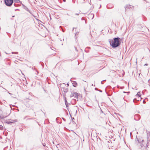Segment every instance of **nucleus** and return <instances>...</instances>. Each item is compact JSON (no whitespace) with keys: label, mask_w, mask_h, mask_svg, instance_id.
<instances>
[{"label":"nucleus","mask_w":150,"mask_h":150,"mask_svg":"<svg viewBox=\"0 0 150 150\" xmlns=\"http://www.w3.org/2000/svg\"><path fill=\"white\" fill-rule=\"evenodd\" d=\"M147 142L146 143H144V144H142V143L140 142L141 141V139L139 140L137 138V140L136 139V142L137 140L138 142V143L139 144V147L142 150L146 149L147 147V146L148 145V144L149 143V142H150V132H148L147 133Z\"/></svg>","instance_id":"f257e3e1"},{"label":"nucleus","mask_w":150,"mask_h":150,"mask_svg":"<svg viewBox=\"0 0 150 150\" xmlns=\"http://www.w3.org/2000/svg\"><path fill=\"white\" fill-rule=\"evenodd\" d=\"M120 38H115L110 41V44L112 48H116L120 45Z\"/></svg>","instance_id":"f03ea898"},{"label":"nucleus","mask_w":150,"mask_h":150,"mask_svg":"<svg viewBox=\"0 0 150 150\" xmlns=\"http://www.w3.org/2000/svg\"><path fill=\"white\" fill-rule=\"evenodd\" d=\"M13 1V0H4L5 4L8 6H11L12 4Z\"/></svg>","instance_id":"7ed1b4c3"},{"label":"nucleus","mask_w":150,"mask_h":150,"mask_svg":"<svg viewBox=\"0 0 150 150\" xmlns=\"http://www.w3.org/2000/svg\"><path fill=\"white\" fill-rule=\"evenodd\" d=\"M78 96V94L76 93H71L70 96V97L71 98L74 97L75 98H77Z\"/></svg>","instance_id":"20e7f679"},{"label":"nucleus","mask_w":150,"mask_h":150,"mask_svg":"<svg viewBox=\"0 0 150 150\" xmlns=\"http://www.w3.org/2000/svg\"><path fill=\"white\" fill-rule=\"evenodd\" d=\"M140 116L138 114L135 115L134 116V119L135 120H139L140 119Z\"/></svg>","instance_id":"39448f33"},{"label":"nucleus","mask_w":150,"mask_h":150,"mask_svg":"<svg viewBox=\"0 0 150 150\" xmlns=\"http://www.w3.org/2000/svg\"><path fill=\"white\" fill-rule=\"evenodd\" d=\"M141 97H140L139 98H138V99H137V98H135L133 100V102L134 103H135V102H136V101H137V100L139 101L140 100H141Z\"/></svg>","instance_id":"423d86ee"},{"label":"nucleus","mask_w":150,"mask_h":150,"mask_svg":"<svg viewBox=\"0 0 150 150\" xmlns=\"http://www.w3.org/2000/svg\"><path fill=\"white\" fill-rule=\"evenodd\" d=\"M73 85L74 86L76 87L77 85V83L76 81H74L72 83Z\"/></svg>","instance_id":"0eeeda50"},{"label":"nucleus","mask_w":150,"mask_h":150,"mask_svg":"<svg viewBox=\"0 0 150 150\" xmlns=\"http://www.w3.org/2000/svg\"><path fill=\"white\" fill-rule=\"evenodd\" d=\"M133 6H131L130 5H128L127 6H125V9H126V8H131Z\"/></svg>","instance_id":"6e6552de"},{"label":"nucleus","mask_w":150,"mask_h":150,"mask_svg":"<svg viewBox=\"0 0 150 150\" xmlns=\"http://www.w3.org/2000/svg\"><path fill=\"white\" fill-rule=\"evenodd\" d=\"M25 9L27 11H28L31 14V15H32V16H34L33 15V14L31 13V12L28 9V8H27L26 7L25 8Z\"/></svg>","instance_id":"1a4fd4ad"},{"label":"nucleus","mask_w":150,"mask_h":150,"mask_svg":"<svg viewBox=\"0 0 150 150\" xmlns=\"http://www.w3.org/2000/svg\"><path fill=\"white\" fill-rule=\"evenodd\" d=\"M141 143H142V144H144V143H146L145 142L144 140V139H142L141 140V141L140 142Z\"/></svg>","instance_id":"9d476101"},{"label":"nucleus","mask_w":150,"mask_h":150,"mask_svg":"<svg viewBox=\"0 0 150 150\" xmlns=\"http://www.w3.org/2000/svg\"><path fill=\"white\" fill-rule=\"evenodd\" d=\"M13 1L14 2H16L17 3H18L19 2H20L19 0H13Z\"/></svg>","instance_id":"9b49d317"},{"label":"nucleus","mask_w":150,"mask_h":150,"mask_svg":"<svg viewBox=\"0 0 150 150\" xmlns=\"http://www.w3.org/2000/svg\"><path fill=\"white\" fill-rule=\"evenodd\" d=\"M4 129V127L2 125H0V129L1 130H3Z\"/></svg>","instance_id":"f8f14e48"},{"label":"nucleus","mask_w":150,"mask_h":150,"mask_svg":"<svg viewBox=\"0 0 150 150\" xmlns=\"http://www.w3.org/2000/svg\"><path fill=\"white\" fill-rule=\"evenodd\" d=\"M85 0H81L80 3H85Z\"/></svg>","instance_id":"ddd939ff"},{"label":"nucleus","mask_w":150,"mask_h":150,"mask_svg":"<svg viewBox=\"0 0 150 150\" xmlns=\"http://www.w3.org/2000/svg\"><path fill=\"white\" fill-rule=\"evenodd\" d=\"M139 92H138L137 93V94L136 96H137V97H138V98H139L140 97V96H139Z\"/></svg>","instance_id":"4468645a"},{"label":"nucleus","mask_w":150,"mask_h":150,"mask_svg":"<svg viewBox=\"0 0 150 150\" xmlns=\"http://www.w3.org/2000/svg\"><path fill=\"white\" fill-rule=\"evenodd\" d=\"M6 123L8 124H10L11 123H13V122H10V121H8V122H6Z\"/></svg>","instance_id":"2eb2a0df"},{"label":"nucleus","mask_w":150,"mask_h":150,"mask_svg":"<svg viewBox=\"0 0 150 150\" xmlns=\"http://www.w3.org/2000/svg\"><path fill=\"white\" fill-rule=\"evenodd\" d=\"M12 53L13 54H17L18 53V52H12Z\"/></svg>","instance_id":"dca6fc26"},{"label":"nucleus","mask_w":150,"mask_h":150,"mask_svg":"<svg viewBox=\"0 0 150 150\" xmlns=\"http://www.w3.org/2000/svg\"><path fill=\"white\" fill-rule=\"evenodd\" d=\"M65 104H66V105L67 106V100H66V98H65Z\"/></svg>","instance_id":"f3484780"},{"label":"nucleus","mask_w":150,"mask_h":150,"mask_svg":"<svg viewBox=\"0 0 150 150\" xmlns=\"http://www.w3.org/2000/svg\"><path fill=\"white\" fill-rule=\"evenodd\" d=\"M90 16H93V18H92V19H93V17H94V15H93V14H91L90 15Z\"/></svg>","instance_id":"a211bd4d"},{"label":"nucleus","mask_w":150,"mask_h":150,"mask_svg":"<svg viewBox=\"0 0 150 150\" xmlns=\"http://www.w3.org/2000/svg\"><path fill=\"white\" fill-rule=\"evenodd\" d=\"M80 14V13H76L75 14V15H79Z\"/></svg>","instance_id":"6ab92c4d"},{"label":"nucleus","mask_w":150,"mask_h":150,"mask_svg":"<svg viewBox=\"0 0 150 150\" xmlns=\"http://www.w3.org/2000/svg\"><path fill=\"white\" fill-rule=\"evenodd\" d=\"M105 80H103V81H101V84H103V81H105Z\"/></svg>","instance_id":"aec40b11"},{"label":"nucleus","mask_w":150,"mask_h":150,"mask_svg":"<svg viewBox=\"0 0 150 150\" xmlns=\"http://www.w3.org/2000/svg\"><path fill=\"white\" fill-rule=\"evenodd\" d=\"M17 10H18V11H19V9H15V11H17Z\"/></svg>","instance_id":"412c9836"},{"label":"nucleus","mask_w":150,"mask_h":150,"mask_svg":"<svg viewBox=\"0 0 150 150\" xmlns=\"http://www.w3.org/2000/svg\"><path fill=\"white\" fill-rule=\"evenodd\" d=\"M62 119H63V120H64L65 121V119H64V118H62Z\"/></svg>","instance_id":"4be33fe9"},{"label":"nucleus","mask_w":150,"mask_h":150,"mask_svg":"<svg viewBox=\"0 0 150 150\" xmlns=\"http://www.w3.org/2000/svg\"><path fill=\"white\" fill-rule=\"evenodd\" d=\"M14 5L15 6H16V4H14Z\"/></svg>","instance_id":"5701e85b"},{"label":"nucleus","mask_w":150,"mask_h":150,"mask_svg":"<svg viewBox=\"0 0 150 150\" xmlns=\"http://www.w3.org/2000/svg\"><path fill=\"white\" fill-rule=\"evenodd\" d=\"M148 65V64H145L144 65Z\"/></svg>","instance_id":"b1692460"},{"label":"nucleus","mask_w":150,"mask_h":150,"mask_svg":"<svg viewBox=\"0 0 150 150\" xmlns=\"http://www.w3.org/2000/svg\"><path fill=\"white\" fill-rule=\"evenodd\" d=\"M63 1H64V2H65L66 1V0H63Z\"/></svg>","instance_id":"393cba45"},{"label":"nucleus","mask_w":150,"mask_h":150,"mask_svg":"<svg viewBox=\"0 0 150 150\" xmlns=\"http://www.w3.org/2000/svg\"><path fill=\"white\" fill-rule=\"evenodd\" d=\"M96 89H97V88H95V89L96 90Z\"/></svg>","instance_id":"a878e982"},{"label":"nucleus","mask_w":150,"mask_h":150,"mask_svg":"<svg viewBox=\"0 0 150 150\" xmlns=\"http://www.w3.org/2000/svg\"><path fill=\"white\" fill-rule=\"evenodd\" d=\"M9 93V94H11V93Z\"/></svg>","instance_id":"bb28decb"},{"label":"nucleus","mask_w":150,"mask_h":150,"mask_svg":"<svg viewBox=\"0 0 150 150\" xmlns=\"http://www.w3.org/2000/svg\"><path fill=\"white\" fill-rule=\"evenodd\" d=\"M92 86H93V84H92Z\"/></svg>","instance_id":"cd10ccee"},{"label":"nucleus","mask_w":150,"mask_h":150,"mask_svg":"<svg viewBox=\"0 0 150 150\" xmlns=\"http://www.w3.org/2000/svg\"><path fill=\"white\" fill-rule=\"evenodd\" d=\"M100 92H102V91L100 90Z\"/></svg>","instance_id":"c85d7f7f"},{"label":"nucleus","mask_w":150,"mask_h":150,"mask_svg":"<svg viewBox=\"0 0 150 150\" xmlns=\"http://www.w3.org/2000/svg\"><path fill=\"white\" fill-rule=\"evenodd\" d=\"M6 53V54H8L7 53Z\"/></svg>","instance_id":"c756f323"},{"label":"nucleus","mask_w":150,"mask_h":150,"mask_svg":"<svg viewBox=\"0 0 150 150\" xmlns=\"http://www.w3.org/2000/svg\"><path fill=\"white\" fill-rule=\"evenodd\" d=\"M67 85H69V84L68 83L67 84Z\"/></svg>","instance_id":"7c9ffc66"},{"label":"nucleus","mask_w":150,"mask_h":150,"mask_svg":"<svg viewBox=\"0 0 150 150\" xmlns=\"http://www.w3.org/2000/svg\"><path fill=\"white\" fill-rule=\"evenodd\" d=\"M76 34H77V33H76V34H75L76 35Z\"/></svg>","instance_id":"2f4dec72"}]
</instances>
